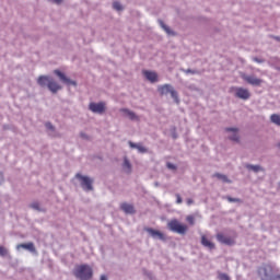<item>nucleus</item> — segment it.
Listing matches in <instances>:
<instances>
[{"label": "nucleus", "mask_w": 280, "mask_h": 280, "mask_svg": "<svg viewBox=\"0 0 280 280\" xmlns=\"http://www.w3.org/2000/svg\"><path fill=\"white\" fill-rule=\"evenodd\" d=\"M260 280H280L279 269L272 265H265L258 269Z\"/></svg>", "instance_id": "obj_1"}, {"label": "nucleus", "mask_w": 280, "mask_h": 280, "mask_svg": "<svg viewBox=\"0 0 280 280\" xmlns=\"http://www.w3.org/2000/svg\"><path fill=\"white\" fill-rule=\"evenodd\" d=\"M37 84H39V86H47L50 93H56L62 89V86L57 83L56 80L47 75L38 77Z\"/></svg>", "instance_id": "obj_2"}, {"label": "nucleus", "mask_w": 280, "mask_h": 280, "mask_svg": "<svg viewBox=\"0 0 280 280\" xmlns=\"http://www.w3.org/2000/svg\"><path fill=\"white\" fill-rule=\"evenodd\" d=\"M74 277L80 280L93 279V268L89 265H79L74 269Z\"/></svg>", "instance_id": "obj_3"}, {"label": "nucleus", "mask_w": 280, "mask_h": 280, "mask_svg": "<svg viewBox=\"0 0 280 280\" xmlns=\"http://www.w3.org/2000/svg\"><path fill=\"white\" fill-rule=\"evenodd\" d=\"M167 228L173 233H178V235H185V233H187V231H188L187 225L180 223V221L177 219H172L171 221H168Z\"/></svg>", "instance_id": "obj_4"}, {"label": "nucleus", "mask_w": 280, "mask_h": 280, "mask_svg": "<svg viewBox=\"0 0 280 280\" xmlns=\"http://www.w3.org/2000/svg\"><path fill=\"white\" fill-rule=\"evenodd\" d=\"M158 91L160 93V95H167L168 93L171 94V97H173V100H175L176 104H178V92H176V90H174V88L171 84H164V85H160L158 88Z\"/></svg>", "instance_id": "obj_5"}, {"label": "nucleus", "mask_w": 280, "mask_h": 280, "mask_svg": "<svg viewBox=\"0 0 280 280\" xmlns=\"http://www.w3.org/2000/svg\"><path fill=\"white\" fill-rule=\"evenodd\" d=\"M75 178L80 180L81 187L84 189V191H93V179L83 176L80 173L75 175Z\"/></svg>", "instance_id": "obj_6"}, {"label": "nucleus", "mask_w": 280, "mask_h": 280, "mask_svg": "<svg viewBox=\"0 0 280 280\" xmlns=\"http://www.w3.org/2000/svg\"><path fill=\"white\" fill-rule=\"evenodd\" d=\"M231 91H234V95L238 100H250V91L246 88H232Z\"/></svg>", "instance_id": "obj_7"}, {"label": "nucleus", "mask_w": 280, "mask_h": 280, "mask_svg": "<svg viewBox=\"0 0 280 280\" xmlns=\"http://www.w3.org/2000/svg\"><path fill=\"white\" fill-rule=\"evenodd\" d=\"M242 80L247 82V84H250L252 86H261L264 83V80L255 77V75H247L246 73L241 74Z\"/></svg>", "instance_id": "obj_8"}, {"label": "nucleus", "mask_w": 280, "mask_h": 280, "mask_svg": "<svg viewBox=\"0 0 280 280\" xmlns=\"http://www.w3.org/2000/svg\"><path fill=\"white\" fill-rule=\"evenodd\" d=\"M89 109L97 115H103V113H106V103H90Z\"/></svg>", "instance_id": "obj_9"}, {"label": "nucleus", "mask_w": 280, "mask_h": 280, "mask_svg": "<svg viewBox=\"0 0 280 280\" xmlns=\"http://www.w3.org/2000/svg\"><path fill=\"white\" fill-rule=\"evenodd\" d=\"M217 241L220 242V244H225V246H233V244H235V240L231 236L224 235L223 233L217 234Z\"/></svg>", "instance_id": "obj_10"}, {"label": "nucleus", "mask_w": 280, "mask_h": 280, "mask_svg": "<svg viewBox=\"0 0 280 280\" xmlns=\"http://www.w3.org/2000/svg\"><path fill=\"white\" fill-rule=\"evenodd\" d=\"M55 75H58V78L61 80V82H65V84H72V86H75V81H72L71 79L67 78L65 73L60 72V70H54Z\"/></svg>", "instance_id": "obj_11"}, {"label": "nucleus", "mask_w": 280, "mask_h": 280, "mask_svg": "<svg viewBox=\"0 0 280 280\" xmlns=\"http://www.w3.org/2000/svg\"><path fill=\"white\" fill-rule=\"evenodd\" d=\"M144 231H147V233H150V235H152L153 237H159V240H165V235L159 230L147 228L144 229Z\"/></svg>", "instance_id": "obj_12"}, {"label": "nucleus", "mask_w": 280, "mask_h": 280, "mask_svg": "<svg viewBox=\"0 0 280 280\" xmlns=\"http://www.w3.org/2000/svg\"><path fill=\"white\" fill-rule=\"evenodd\" d=\"M143 75L147 78V80H149V82H158L159 81V74H156V72H152V71H143Z\"/></svg>", "instance_id": "obj_13"}, {"label": "nucleus", "mask_w": 280, "mask_h": 280, "mask_svg": "<svg viewBox=\"0 0 280 280\" xmlns=\"http://www.w3.org/2000/svg\"><path fill=\"white\" fill-rule=\"evenodd\" d=\"M201 244L206 248H209V250L215 249V244L213 242L209 241V238H207V235H201Z\"/></svg>", "instance_id": "obj_14"}, {"label": "nucleus", "mask_w": 280, "mask_h": 280, "mask_svg": "<svg viewBox=\"0 0 280 280\" xmlns=\"http://www.w3.org/2000/svg\"><path fill=\"white\" fill-rule=\"evenodd\" d=\"M120 209L125 213H130V214L135 213V206H132L130 203H126V202L121 203Z\"/></svg>", "instance_id": "obj_15"}, {"label": "nucleus", "mask_w": 280, "mask_h": 280, "mask_svg": "<svg viewBox=\"0 0 280 280\" xmlns=\"http://www.w3.org/2000/svg\"><path fill=\"white\" fill-rule=\"evenodd\" d=\"M226 132H232L233 135L230 137L231 141H240V136L237 135V128H226Z\"/></svg>", "instance_id": "obj_16"}, {"label": "nucleus", "mask_w": 280, "mask_h": 280, "mask_svg": "<svg viewBox=\"0 0 280 280\" xmlns=\"http://www.w3.org/2000/svg\"><path fill=\"white\" fill-rule=\"evenodd\" d=\"M19 248H25L26 250H30L31 253H36V247H34V243L19 244L18 250H19Z\"/></svg>", "instance_id": "obj_17"}, {"label": "nucleus", "mask_w": 280, "mask_h": 280, "mask_svg": "<svg viewBox=\"0 0 280 280\" xmlns=\"http://www.w3.org/2000/svg\"><path fill=\"white\" fill-rule=\"evenodd\" d=\"M120 112H121V113H125V115L129 116V119H131L132 121L139 119V117L137 116V114H135V112H131L130 109L122 108V109H120Z\"/></svg>", "instance_id": "obj_18"}, {"label": "nucleus", "mask_w": 280, "mask_h": 280, "mask_svg": "<svg viewBox=\"0 0 280 280\" xmlns=\"http://www.w3.org/2000/svg\"><path fill=\"white\" fill-rule=\"evenodd\" d=\"M129 145L130 148H136V150H138L141 154H145V152H148V149L141 144L129 141Z\"/></svg>", "instance_id": "obj_19"}, {"label": "nucleus", "mask_w": 280, "mask_h": 280, "mask_svg": "<svg viewBox=\"0 0 280 280\" xmlns=\"http://www.w3.org/2000/svg\"><path fill=\"white\" fill-rule=\"evenodd\" d=\"M213 177L218 178L219 180H222V183H231V179H229L226 175H222L220 173H215Z\"/></svg>", "instance_id": "obj_20"}, {"label": "nucleus", "mask_w": 280, "mask_h": 280, "mask_svg": "<svg viewBox=\"0 0 280 280\" xmlns=\"http://www.w3.org/2000/svg\"><path fill=\"white\" fill-rule=\"evenodd\" d=\"M271 124H275L276 126H280V115L279 114H272L270 116Z\"/></svg>", "instance_id": "obj_21"}, {"label": "nucleus", "mask_w": 280, "mask_h": 280, "mask_svg": "<svg viewBox=\"0 0 280 280\" xmlns=\"http://www.w3.org/2000/svg\"><path fill=\"white\" fill-rule=\"evenodd\" d=\"M247 170H252V172H264V168L259 165H250V164H247L246 165Z\"/></svg>", "instance_id": "obj_22"}, {"label": "nucleus", "mask_w": 280, "mask_h": 280, "mask_svg": "<svg viewBox=\"0 0 280 280\" xmlns=\"http://www.w3.org/2000/svg\"><path fill=\"white\" fill-rule=\"evenodd\" d=\"M124 168L127 170L128 172L132 170V165H130V162L128 161V159H125L124 161Z\"/></svg>", "instance_id": "obj_23"}, {"label": "nucleus", "mask_w": 280, "mask_h": 280, "mask_svg": "<svg viewBox=\"0 0 280 280\" xmlns=\"http://www.w3.org/2000/svg\"><path fill=\"white\" fill-rule=\"evenodd\" d=\"M113 8H114V10H117L118 12L124 10V8L121 7V3H119L118 1H115L113 3Z\"/></svg>", "instance_id": "obj_24"}, {"label": "nucleus", "mask_w": 280, "mask_h": 280, "mask_svg": "<svg viewBox=\"0 0 280 280\" xmlns=\"http://www.w3.org/2000/svg\"><path fill=\"white\" fill-rule=\"evenodd\" d=\"M31 208L35 209V211H43V209H40V203H38L36 201L31 203Z\"/></svg>", "instance_id": "obj_25"}, {"label": "nucleus", "mask_w": 280, "mask_h": 280, "mask_svg": "<svg viewBox=\"0 0 280 280\" xmlns=\"http://www.w3.org/2000/svg\"><path fill=\"white\" fill-rule=\"evenodd\" d=\"M0 255L1 257H5V255H8V249H5L3 246H0Z\"/></svg>", "instance_id": "obj_26"}, {"label": "nucleus", "mask_w": 280, "mask_h": 280, "mask_svg": "<svg viewBox=\"0 0 280 280\" xmlns=\"http://www.w3.org/2000/svg\"><path fill=\"white\" fill-rule=\"evenodd\" d=\"M226 200H229L230 202H242V199L240 198L226 197Z\"/></svg>", "instance_id": "obj_27"}, {"label": "nucleus", "mask_w": 280, "mask_h": 280, "mask_svg": "<svg viewBox=\"0 0 280 280\" xmlns=\"http://www.w3.org/2000/svg\"><path fill=\"white\" fill-rule=\"evenodd\" d=\"M219 279L220 280H231V278H229V275H226V273H220Z\"/></svg>", "instance_id": "obj_28"}, {"label": "nucleus", "mask_w": 280, "mask_h": 280, "mask_svg": "<svg viewBox=\"0 0 280 280\" xmlns=\"http://www.w3.org/2000/svg\"><path fill=\"white\" fill-rule=\"evenodd\" d=\"M186 220H187V222H188L189 224H191V225L195 224L194 215H188V217L186 218Z\"/></svg>", "instance_id": "obj_29"}, {"label": "nucleus", "mask_w": 280, "mask_h": 280, "mask_svg": "<svg viewBox=\"0 0 280 280\" xmlns=\"http://www.w3.org/2000/svg\"><path fill=\"white\" fill-rule=\"evenodd\" d=\"M175 196H176V202H177V205H183V198L180 197V195H179V194H176Z\"/></svg>", "instance_id": "obj_30"}, {"label": "nucleus", "mask_w": 280, "mask_h": 280, "mask_svg": "<svg viewBox=\"0 0 280 280\" xmlns=\"http://www.w3.org/2000/svg\"><path fill=\"white\" fill-rule=\"evenodd\" d=\"M160 23H161L163 30H165V32H166L167 34H170V27H167V25H165L162 21H161Z\"/></svg>", "instance_id": "obj_31"}, {"label": "nucleus", "mask_w": 280, "mask_h": 280, "mask_svg": "<svg viewBox=\"0 0 280 280\" xmlns=\"http://www.w3.org/2000/svg\"><path fill=\"white\" fill-rule=\"evenodd\" d=\"M45 126L48 130H54V125H51V122H46Z\"/></svg>", "instance_id": "obj_32"}, {"label": "nucleus", "mask_w": 280, "mask_h": 280, "mask_svg": "<svg viewBox=\"0 0 280 280\" xmlns=\"http://www.w3.org/2000/svg\"><path fill=\"white\" fill-rule=\"evenodd\" d=\"M166 166H167L168 170H176V165H174L170 162L166 164Z\"/></svg>", "instance_id": "obj_33"}, {"label": "nucleus", "mask_w": 280, "mask_h": 280, "mask_svg": "<svg viewBox=\"0 0 280 280\" xmlns=\"http://www.w3.org/2000/svg\"><path fill=\"white\" fill-rule=\"evenodd\" d=\"M186 202H187V205H188V207H189V206H191V203L194 202V199H190V198H189V199L186 200Z\"/></svg>", "instance_id": "obj_34"}, {"label": "nucleus", "mask_w": 280, "mask_h": 280, "mask_svg": "<svg viewBox=\"0 0 280 280\" xmlns=\"http://www.w3.org/2000/svg\"><path fill=\"white\" fill-rule=\"evenodd\" d=\"M185 73H196V71L191 70V69H188V70L185 71Z\"/></svg>", "instance_id": "obj_35"}, {"label": "nucleus", "mask_w": 280, "mask_h": 280, "mask_svg": "<svg viewBox=\"0 0 280 280\" xmlns=\"http://www.w3.org/2000/svg\"><path fill=\"white\" fill-rule=\"evenodd\" d=\"M101 280H108V278H106V276H101Z\"/></svg>", "instance_id": "obj_36"}, {"label": "nucleus", "mask_w": 280, "mask_h": 280, "mask_svg": "<svg viewBox=\"0 0 280 280\" xmlns=\"http://www.w3.org/2000/svg\"><path fill=\"white\" fill-rule=\"evenodd\" d=\"M275 40L280 42V37L279 36H273Z\"/></svg>", "instance_id": "obj_37"}, {"label": "nucleus", "mask_w": 280, "mask_h": 280, "mask_svg": "<svg viewBox=\"0 0 280 280\" xmlns=\"http://www.w3.org/2000/svg\"><path fill=\"white\" fill-rule=\"evenodd\" d=\"M255 61H256V62H261V60H259V59H255Z\"/></svg>", "instance_id": "obj_38"}, {"label": "nucleus", "mask_w": 280, "mask_h": 280, "mask_svg": "<svg viewBox=\"0 0 280 280\" xmlns=\"http://www.w3.org/2000/svg\"><path fill=\"white\" fill-rule=\"evenodd\" d=\"M81 137H83V139H84V137H85L84 133H81Z\"/></svg>", "instance_id": "obj_39"}, {"label": "nucleus", "mask_w": 280, "mask_h": 280, "mask_svg": "<svg viewBox=\"0 0 280 280\" xmlns=\"http://www.w3.org/2000/svg\"><path fill=\"white\" fill-rule=\"evenodd\" d=\"M278 148H279V150H280V143H278Z\"/></svg>", "instance_id": "obj_40"}]
</instances>
